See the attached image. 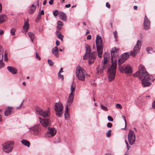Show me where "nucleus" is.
<instances>
[{"label": "nucleus", "instance_id": "obj_1", "mask_svg": "<svg viewBox=\"0 0 155 155\" xmlns=\"http://www.w3.org/2000/svg\"><path fill=\"white\" fill-rule=\"evenodd\" d=\"M118 49L114 47L111 51V64L107 70L108 77L109 81L113 80L116 73L117 61L114 59V58L117 55V52Z\"/></svg>", "mask_w": 155, "mask_h": 155}, {"label": "nucleus", "instance_id": "obj_2", "mask_svg": "<svg viewBox=\"0 0 155 155\" xmlns=\"http://www.w3.org/2000/svg\"><path fill=\"white\" fill-rule=\"evenodd\" d=\"M140 76L139 79L141 81L142 86L143 87L149 86L151 84L149 81H154L155 80V79L153 78V76L148 74L146 71H143Z\"/></svg>", "mask_w": 155, "mask_h": 155}, {"label": "nucleus", "instance_id": "obj_3", "mask_svg": "<svg viewBox=\"0 0 155 155\" xmlns=\"http://www.w3.org/2000/svg\"><path fill=\"white\" fill-rule=\"evenodd\" d=\"M85 54L83 57V60H85L87 58V56L89 57L88 62L90 64H93L95 60L96 56L97 55L96 52L95 51L93 52L91 54V53L90 46L87 44H86L85 46Z\"/></svg>", "mask_w": 155, "mask_h": 155}, {"label": "nucleus", "instance_id": "obj_4", "mask_svg": "<svg viewBox=\"0 0 155 155\" xmlns=\"http://www.w3.org/2000/svg\"><path fill=\"white\" fill-rule=\"evenodd\" d=\"M76 74L78 79L83 81H85L86 78L88 76H90L87 74L85 70L80 66H78L76 68Z\"/></svg>", "mask_w": 155, "mask_h": 155}, {"label": "nucleus", "instance_id": "obj_5", "mask_svg": "<svg viewBox=\"0 0 155 155\" xmlns=\"http://www.w3.org/2000/svg\"><path fill=\"white\" fill-rule=\"evenodd\" d=\"M102 39L101 36L97 35L96 37V44L97 47V55L99 58L102 57L103 51V44L102 42Z\"/></svg>", "mask_w": 155, "mask_h": 155}, {"label": "nucleus", "instance_id": "obj_6", "mask_svg": "<svg viewBox=\"0 0 155 155\" xmlns=\"http://www.w3.org/2000/svg\"><path fill=\"white\" fill-rule=\"evenodd\" d=\"M54 110L56 115L58 117H61L62 114L63 106L60 102L55 103Z\"/></svg>", "mask_w": 155, "mask_h": 155}, {"label": "nucleus", "instance_id": "obj_7", "mask_svg": "<svg viewBox=\"0 0 155 155\" xmlns=\"http://www.w3.org/2000/svg\"><path fill=\"white\" fill-rule=\"evenodd\" d=\"M119 68L120 72L122 73L131 74L132 73L131 68L129 65L124 64L122 66H119Z\"/></svg>", "mask_w": 155, "mask_h": 155}, {"label": "nucleus", "instance_id": "obj_8", "mask_svg": "<svg viewBox=\"0 0 155 155\" xmlns=\"http://www.w3.org/2000/svg\"><path fill=\"white\" fill-rule=\"evenodd\" d=\"M141 46V40H139L137 41V44L134 46L133 50L130 52V54L132 56H135L140 51Z\"/></svg>", "mask_w": 155, "mask_h": 155}, {"label": "nucleus", "instance_id": "obj_9", "mask_svg": "<svg viewBox=\"0 0 155 155\" xmlns=\"http://www.w3.org/2000/svg\"><path fill=\"white\" fill-rule=\"evenodd\" d=\"M13 141L5 143L3 144V150L6 153H9L11 152L14 146Z\"/></svg>", "mask_w": 155, "mask_h": 155}, {"label": "nucleus", "instance_id": "obj_10", "mask_svg": "<svg viewBox=\"0 0 155 155\" xmlns=\"http://www.w3.org/2000/svg\"><path fill=\"white\" fill-rule=\"evenodd\" d=\"M128 140L130 145H133L136 141V137L134 131L130 130L128 135Z\"/></svg>", "mask_w": 155, "mask_h": 155}, {"label": "nucleus", "instance_id": "obj_11", "mask_svg": "<svg viewBox=\"0 0 155 155\" xmlns=\"http://www.w3.org/2000/svg\"><path fill=\"white\" fill-rule=\"evenodd\" d=\"M48 130L45 134V136L47 138L53 137L56 133L57 130L54 127H48Z\"/></svg>", "mask_w": 155, "mask_h": 155}, {"label": "nucleus", "instance_id": "obj_12", "mask_svg": "<svg viewBox=\"0 0 155 155\" xmlns=\"http://www.w3.org/2000/svg\"><path fill=\"white\" fill-rule=\"evenodd\" d=\"M51 115L50 108L48 107V110H44L39 108V115L44 118H48Z\"/></svg>", "mask_w": 155, "mask_h": 155}, {"label": "nucleus", "instance_id": "obj_13", "mask_svg": "<svg viewBox=\"0 0 155 155\" xmlns=\"http://www.w3.org/2000/svg\"><path fill=\"white\" fill-rule=\"evenodd\" d=\"M39 120L42 126L45 127H47L49 125L50 121L49 119H42L40 117H39Z\"/></svg>", "mask_w": 155, "mask_h": 155}, {"label": "nucleus", "instance_id": "obj_14", "mask_svg": "<svg viewBox=\"0 0 155 155\" xmlns=\"http://www.w3.org/2000/svg\"><path fill=\"white\" fill-rule=\"evenodd\" d=\"M139 71L137 72L134 75L135 77H139L141 75V73L145 70V68L143 65H140L138 67Z\"/></svg>", "mask_w": 155, "mask_h": 155}, {"label": "nucleus", "instance_id": "obj_15", "mask_svg": "<svg viewBox=\"0 0 155 155\" xmlns=\"http://www.w3.org/2000/svg\"><path fill=\"white\" fill-rule=\"evenodd\" d=\"M150 25V21L148 19L147 15H145L143 22L144 28L146 30H148L149 28Z\"/></svg>", "mask_w": 155, "mask_h": 155}, {"label": "nucleus", "instance_id": "obj_16", "mask_svg": "<svg viewBox=\"0 0 155 155\" xmlns=\"http://www.w3.org/2000/svg\"><path fill=\"white\" fill-rule=\"evenodd\" d=\"M74 98V94L73 93H70L68 97V100L67 101V105L70 106L73 102Z\"/></svg>", "mask_w": 155, "mask_h": 155}, {"label": "nucleus", "instance_id": "obj_17", "mask_svg": "<svg viewBox=\"0 0 155 155\" xmlns=\"http://www.w3.org/2000/svg\"><path fill=\"white\" fill-rule=\"evenodd\" d=\"M59 17L61 20L66 21L67 17L66 14L63 12H60L59 13Z\"/></svg>", "mask_w": 155, "mask_h": 155}, {"label": "nucleus", "instance_id": "obj_18", "mask_svg": "<svg viewBox=\"0 0 155 155\" xmlns=\"http://www.w3.org/2000/svg\"><path fill=\"white\" fill-rule=\"evenodd\" d=\"M39 126L38 124H37L34 126L31 129V132L32 134L34 135H37L39 133Z\"/></svg>", "mask_w": 155, "mask_h": 155}, {"label": "nucleus", "instance_id": "obj_19", "mask_svg": "<svg viewBox=\"0 0 155 155\" xmlns=\"http://www.w3.org/2000/svg\"><path fill=\"white\" fill-rule=\"evenodd\" d=\"M58 51V49L57 46H55L52 49V53L56 57L58 58L59 56Z\"/></svg>", "mask_w": 155, "mask_h": 155}, {"label": "nucleus", "instance_id": "obj_20", "mask_svg": "<svg viewBox=\"0 0 155 155\" xmlns=\"http://www.w3.org/2000/svg\"><path fill=\"white\" fill-rule=\"evenodd\" d=\"M37 4L38 5V6H39V3L38 2H37V3H35L34 4H33L31 5L30 7V9L29 11L28 12L29 14H32L34 13V12L35 10L36 7L35 5H36Z\"/></svg>", "mask_w": 155, "mask_h": 155}, {"label": "nucleus", "instance_id": "obj_21", "mask_svg": "<svg viewBox=\"0 0 155 155\" xmlns=\"http://www.w3.org/2000/svg\"><path fill=\"white\" fill-rule=\"evenodd\" d=\"M109 55L107 53H105L104 54V60L102 62L104 65L107 62L109 59Z\"/></svg>", "mask_w": 155, "mask_h": 155}, {"label": "nucleus", "instance_id": "obj_22", "mask_svg": "<svg viewBox=\"0 0 155 155\" xmlns=\"http://www.w3.org/2000/svg\"><path fill=\"white\" fill-rule=\"evenodd\" d=\"M29 25L28 20L26 21H25L23 26V28L25 33L28 31L29 28Z\"/></svg>", "mask_w": 155, "mask_h": 155}, {"label": "nucleus", "instance_id": "obj_23", "mask_svg": "<svg viewBox=\"0 0 155 155\" xmlns=\"http://www.w3.org/2000/svg\"><path fill=\"white\" fill-rule=\"evenodd\" d=\"M13 108L11 107H8L5 112V115L7 116H9L11 114Z\"/></svg>", "mask_w": 155, "mask_h": 155}, {"label": "nucleus", "instance_id": "obj_24", "mask_svg": "<svg viewBox=\"0 0 155 155\" xmlns=\"http://www.w3.org/2000/svg\"><path fill=\"white\" fill-rule=\"evenodd\" d=\"M7 69L8 71L11 72L13 74H15L16 73L17 71L15 68L11 66H8Z\"/></svg>", "mask_w": 155, "mask_h": 155}, {"label": "nucleus", "instance_id": "obj_25", "mask_svg": "<svg viewBox=\"0 0 155 155\" xmlns=\"http://www.w3.org/2000/svg\"><path fill=\"white\" fill-rule=\"evenodd\" d=\"M7 17L5 15L2 14L0 15V24L4 22L6 19Z\"/></svg>", "mask_w": 155, "mask_h": 155}, {"label": "nucleus", "instance_id": "obj_26", "mask_svg": "<svg viewBox=\"0 0 155 155\" xmlns=\"http://www.w3.org/2000/svg\"><path fill=\"white\" fill-rule=\"evenodd\" d=\"M21 143L24 145L27 146L28 147H29L30 145V142L25 139H22L21 141Z\"/></svg>", "mask_w": 155, "mask_h": 155}, {"label": "nucleus", "instance_id": "obj_27", "mask_svg": "<svg viewBox=\"0 0 155 155\" xmlns=\"http://www.w3.org/2000/svg\"><path fill=\"white\" fill-rule=\"evenodd\" d=\"M129 56L128 53L126 52L122 54L120 57L126 61L128 58Z\"/></svg>", "mask_w": 155, "mask_h": 155}, {"label": "nucleus", "instance_id": "obj_28", "mask_svg": "<svg viewBox=\"0 0 155 155\" xmlns=\"http://www.w3.org/2000/svg\"><path fill=\"white\" fill-rule=\"evenodd\" d=\"M65 109V110L64 114V117L65 119L67 120V118L68 117L69 115V114L68 112V105H66V106Z\"/></svg>", "mask_w": 155, "mask_h": 155}, {"label": "nucleus", "instance_id": "obj_29", "mask_svg": "<svg viewBox=\"0 0 155 155\" xmlns=\"http://www.w3.org/2000/svg\"><path fill=\"white\" fill-rule=\"evenodd\" d=\"M2 58L0 60V69L3 68L5 66V64L3 61V54H1Z\"/></svg>", "mask_w": 155, "mask_h": 155}, {"label": "nucleus", "instance_id": "obj_30", "mask_svg": "<svg viewBox=\"0 0 155 155\" xmlns=\"http://www.w3.org/2000/svg\"><path fill=\"white\" fill-rule=\"evenodd\" d=\"M76 86L75 84L74 83H72L70 88L71 93H73L75 90Z\"/></svg>", "mask_w": 155, "mask_h": 155}, {"label": "nucleus", "instance_id": "obj_31", "mask_svg": "<svg viewBox=\"0 0 155 155\" xmlns=\"http://www.w3.org/2000/svg\"><path fill=\"white\" fill-rule=\"evenodd\" d=\"M125 61L124 59L120 57L118 59V64L119 66H121L120 65L124 63Z\"/></svg>", "mask_w": 155, "mask_h": 155}, {"label": "nucleus", "instance_id": "obj_32", "mask_svg": "<svg viewBox=\"0 0 155 155\" xmlns=\"http://www.w3.org/2000/svg\"><path fill=\"white\" fill-rule=\"evenodd\" d=\"M29 37L30 38L31 40L32 41H33V40L35 38V35L32 33L30 32H28V33Z\"/></svg>", "mask_w": 155, "mask_h": 155}, {"label": "nucleus", "instance_id": "obj_33", "mask_svg": "<svg viewBox=\"0 0 155 155\" xmlns=\"http://www.w3.org/2000/svg\"><path fill=\"white\" fill-rule=\"evenodd\" d=\"M146 50L148 54H151L153 51V49L150 47L147 48L146 49Z\"/></svg>", "mask_w": 155, "mask_h": 155}, {"label": "nucleus", "instance_id": "obj_34", "mask_svg": "<svg viewBox=\"0 0 155 155\" xmlns=\"http://www.w3.org/2000/svg\"><path fill=\"white\" fill-rule=\"evenodd\" d=\"M59 32H56V35L58 37L61 41L63 40V36L61 34H58Z\"/></svg>", "mask_w": 155, "mask_h": 155}, {"label": "nucleus", "instance_id": "obj_35", "mask_svg": "<svg viewBox=\"0 0 155 155\" xmlns=\"http://www.w3.org/2000/svg\"><path fill=\"white\" fill-rule=\"evenodd\" d=\"M100 67H98L97 68V72L98 73H99L100 72H101L102 71V70H103L105 68V66L104 65H103L102 66V69H101V70H100Z\"/></svg>", "mask_w": 155, "mask_h": 155}, {"label": "nucleus", "instance_id": "obj_36", "mask_svg": "<svg viewBox=\"0 0 155 155\" xmlns=\"http://www.w3.org/2000/svg\"><path fill=\"white\" fill-rule=\"evenodd\" d=\"M101 109L103 110L106 111L108 109L106 107L103 106L101 104Z\"/></svg>", "mask_w": 155, "mask_h": 155}, {"label": "nucleus", "instance_id": "obj_37", "mask_svg": "<svg viewBox=\"0 0 155 155\" xmlns=\"http://www.w3.org/2000/svg\"><path fill=\"white\" fill-rule=\"evenodd\" d=\"M114 37L115 38V41H117V32L116 31H115L114 32Z\"/></svg>", "mask_w": 155, "mask_h": 155}, {"label": "nucleus", "instance_id": "obj_38", "mask_svg": "<svg viewBox=\"0 0 155 155\" xmlns=\"http://www.w3.org/2000/svg\"><path fill=\"white\" fill-rule=\"evenodd\" d=\"M111 130H109L106 133V136L107 137H110L111 135Z\"/></svg>", "mask_w": 155, "mask_h": 155}, {"label": "nucleus", "instance_id": "obj_39", "mask_svg": "<svg viewBox=\"0 0 155 155\" xmlns=\"http://www.w3.org/2000/svg\"><path fill=\"white\" fill-rule=\"evenodd\" d=\"M15 30H16L14 28H12L10 32L12 35H15Z\"/></svg>", "mask_w": 155, "mask_h": 155}, {"label": "nucleus", "instance_id": "obj_40", "mask_svg": "<svg viewBox=\"0 0 155 155\" xmlns=\"http://www.w3.org/2000/svg\"><path fill=\"white\" fill-rule=\"evenodd\" d=\"M48 61L49 64L50 66H52L53 65V63L51 60H48Z\"/></svg>", "mask_w": 155, "mask_h": 155}, {"label": "nucleus", "instance_id": "obj_41", "mask_svg": "<svg viewBox=\"0 0 155 155\" xmlns=\"http://www.w3.org/2000/svg\"><path fill=\"white\" fill-rule=\"evenodd\" d=\"M58 14H59V13L57 10H55L53 12V15L55 16H57Z\"/></svg>", "mask_w": 155, "mask_h": 155}, {"label": "nucleus", "instance_id": "obj_42", "mask_svg": "<svg viewBox=\"0 0 155 155\" xmlns=\"http://www.w3.org/2000/svg\"><path fill=\"white\" fill-rule=\"evenodd\" d=\"M116 107L117 108L120 109L122 108V107L121 105L119 104H116Z\"/></svg>", "mask_w": 155, "mask_h": 155}, {"label": "nucleus", "instance_id": "obj_43", "mask_svg": "<svg viewBox=\"0 0 155 155\" xmlns=\"http://www.w3.org/2000/svg\"><path fill=\"white\" fill-rule=\"evenodd\" d=\"M125 142L127 145V150H128L130 148V147L129 146V144L126 141V140H125Z\"/></svg>", "mask_w": 155, "mask_h": 155}, {"label": "nucleus", "instance_id": "obj_44", "mask_svg": "<svg viewBox=\"0 0 155 155\" xmlns=\"http://www.w3.org/2000/svg\"><path fill=\"white\" fill-rule=\"evenodd\" d=\"M58 77L59 78L61 79L62 80H63L64 79V76L62 75H61L60 73H58Z\"/></svg>", "mask_w": 155, "mask_h": 155}, {"label": "nucleus", "instance_id": "obj_45", "mask_svg": "<svg viewBox=\"0 0 155 155\" xmlns=\"http://www.w3.org/2000/svg\"><path fill=\"white\" fill-rule=\"evenodd\" d=\"M57 25H59L60 26H63V23L61 21H57Z\"/></svg>", "mask_w": 155, "mask_h": 155}, {"label": "nucleus", "instance_id": "obj_46", "mask_svg": "<svg viewBox=\"0 0 155 155\" xmlns=\"http://www.w3.org/2000/svg\"><path fill=\"white\" fill-rule=\"evenodd\" d=\"M122 117L123 119L124 120L125 122V127L126 126V124H127V122H126V118L124 116H122Z\"/></svg>", "mask_w": 155, "mask_h": 155}, {"label": "nucleus", "instance_id": "obj_47", "mask_svg": "<svg viewBox=\"0 0 155 155\" xmlns=\"http://www.w3.org/2000/svg\"><path fill=\"white\" fill-rule=\"evenodd\" d=\"M107 119L109 121H113V118L111 117L110 116H108V117H107Z\"/></svg>", "mask_w": 155, "mask_h": 155}, {"label": "nucleus", "instance_id": "obj_48", "mask_svg": "<svg viewBox=\"0 0 155 155\" xmlns=\"http://www.w3.org/2000/svg\"><path fill=\"white\" fill-rule=\"evenodd\" d=\"M107 126L108 127L110 128L112 126V124L110 123H108L107 124Z\"/></svg>", "mask_w": 155, "mask_h": 155}, {"label": "nucleus", "instance_id": "obj_49", "mask_svg": "<svg viewBox=\"0 0 155 155\" xmlns=\"http://www.w3.org/2000/svg\"><path fill=\"white\" fill-rule=\"evenodd\" d=\"M35 110L37 114H39V108L38 107H36L35 108Z\"/></svg>", "mask_w": 155, "mask_h": 155}, {"label": "nucleus", "instance_id": "obj_50", "mask_svg": "<svg viewBox=\"0 0 155 155\" xmlns=\"http://www.w3.org/2000/svg\"><path fill=\"white\" fill-rule=\"evenodd\" d=\"M24 101V100H23L22 102L21 103V104L18 107H17V108L18 109H20L21 108L22 105H23V103Z\"/></svg>", "mask_w": 155, "mask_h": 155}, {"label": "nucleus", "instance_id": "obj_51", "mask_svg": "<svg viewBox=\"0 0 155 155\" xmlns=\"http://www.w3.org/2000/svg\"><path fill=\"white\" fill-rule=\"evenodd\" d=\"M44 14V12L43 10H41L40 12H39V15H43Z\"/></svg>", "mask_w": 155, "mask_h": 155}, {"label": "nucleus", "instance_id": "obj_52", "mask_svg": "<svg viewBox=\"0 0 155 155\" xmlns=\"http://www.w3.org/2000/svg\"><path fill=\"white\" fill-rule=\"evenodd\" d=\"M54 2V0H50V1L49 2V3L50 5H52L53 4Z\"/></svg>", "mask_w": 155, "mask_h": 155}, {"label": "nucleus", "instance_id": "obj_53", "mask_svg": "<svg viewBox=\"0 0 155 155\" xmlns=\"http://www.w3.org/2000/svg\"><path fill=\"white\" fill-rule=\"evenodd\" d=\"M152 107L154 109H155V100L153 102L152 105Z\"/></svg>", "mask_w": 155, "mask_h": 155}, {"label": "nucleus", "instance_id": "obj_54", "mask_svg": "<svg viewBox=\"0 0 155 155\" xmlns=\"http://www.w3.org/2000/svg\"><path fill=\"white\" fill-rule=\"evenodd\" d=\"M60 44V42L59 41L57 40L56 42V44L57 46H59Z\"/></svg>", "mask_w": 155, "mask_h": 155}, {"label": "nucleus", "instance_id": "obj_55", "mask_svg": "<svg viewBox=\"0 0 155 155\" xmlns=\"http://www.w3.org/2000/svg\"><path fill=\"white\" fill-rule=\"evenodd\" d=\"M106 6L108 8H109L110 7V5L108 2L106 3Z\"/></svg>", "mask_w": 155, "mask_h": 155}, {"label": "nucleus", "instance_id": "obj_56", "mask_svg": "<svg viewBox=\"0 0 155 155\" xmlns=\"http://www.w3.org/2000/svg\"><path fill=\"white\" fill-rule=\"evenodd\" d=\"M91 38V36L90 35H88L87 37V39L88 40L90 39Z\"/></svg>", "mask_w": 155, "mask_h": 155}, {"label": "nucleus", "instance_id": "obj_57", "mask_svg": "<svg viewBox=\"0 0 155 155\" xmlns=\"http://www.w3.org/2000/svg\"><path fill=\"white\" fill-rule=\"evenodd\" d=\"M71 6V5L68 4L65 5V7L66 8H69Z\"/></svg>", "mask_w": 155, "mask_h": 155}, {"label": "nucleus", "instance_id": "obj_58", "mask_svg": "<svg viewBox=\"0 0 155 155\" xmlns=\"http://www.w3.org/2000/svg\"><path fill=\"white\" fill-rule=\"evenodd\" d=\"M62 72H63V68H61L60 71H59V72H58V73L60 74Z\"/></svg>", "mask_w": 155, "mask_h": 155}, {"label": "nucleus", "instance_id": "obj_59", "mask_svg": "<svg viewBox=\"0 0 155 155\" xmlns=\"http://www.w3.org/2000/svg\"><path fill=\"white\" fill-rule=\"evenodd\" d=\"M39 17V14L37 16V18H36V19L35 20V21L36 22H38L39 21V19L38 18Z\"/></svg>", "mask_w": 155, "mask_h": 155}, {"label": "nucleus", "instance_id": "obj_60", "mask_svg": "<svg viewBox=\"0 0 155 155\" xmlns=\"http://www.w3.org/2000/svg\"><path fill=\"white\" fill-rule=\"evenodd\" d=\"M4 60L5 61H7L8 60L7 57H4Z\"/></svg>", "mask_w": 155, "mask_h": 155}, {"label": "nucleus", "instance_id": "obj_61", "mask_svg": "<svg viewBox=\"0 0 155 155\" xmlns=\"http://www.w3.org/2000/svg\"><path fill=\"white\" fill-rule=\"evenodd\" d=\"M3 31L2 30H0V35H1L3 33Z\"/></svg>", "mask_w": 155, "mask_h": 155}, {"label": "nucleus", "instance_id": "obj_62", "mask_svg": "<svg viewBox=\"0 0 155 155\" xmlns=\"http://www.w3.org/2000/svg\"><path fill=\"white\" fill-rule=\"evenodd\" d=\"M2 116L0 115V122H2Z\"/></svg>", "mask_w": 155, "mask_h": 155}, {"label": "nucleus", "instance_id": "obj_63", "mask_svg": "<svg viewBox=\"0 0 155 155\" xmlns=\"http://www.w3.org/2000/svg\"><path fill=\"white\" fill-rule=\"evenodd\" d=\"M36 57L37 59L39 58V56H38V53L37 52L36 53Z\"/></svg>", "mask_w": 155, "mask_h": 155}, {"label": "nucleus", "instance_id": "obj_64", "mask_svg": "<svg viewBox=\"0 0 155 155\" xmlns=\"http://www.w3.org/2000/svg\"><path fill=\"white\" fill-rule=\"evenodd\" d=\"M47 3V1L46 0H45L44 1V2H43V5H45Z\"/></svg>", "mask_w": 155, "mask_h": 155}]
</instances>
